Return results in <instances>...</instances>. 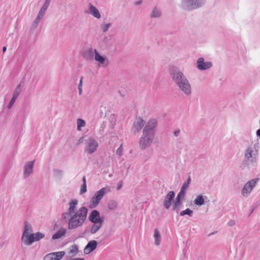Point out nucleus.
<instances>
[{
    "mask_svg": "<svg viewBox=\"0 0 260 260\" xmlns=\"http://www.w3.org/2000/svg\"><path fill=\"white\" fill-rule=\"evenodd\" d=\"M17 99V98L15 96H12L11 101H10V102L7 106L8 109H10L12 107V106L14 104L15 102H16V100Z\"/></svg>",
    "mask_w": 260,
    "mask_h": 260,
    "instance_id": "obj_39",
    "label": "nucleus"
},
{
    "mask_svg": "<svg viewBox=\"0 0 260 260\" xmlns=\"http://www.w3.org/2000/svg\"><path fill=\"white\" fill-rule=\"evenodd\" d=\"M253 210H254V209H252V210H251V212L250 213V214H249V215L251 214V213L253 212Z\"/></svg>",
    "mask_w": 260,
    "mask_h": 260,
    "instance_id": "obj_58",
    "label": "nucleus"
},
{
    "mask_svg": "<svg viewBox=\"0 0 260 260\" xmlns=\"http://www.w3.org/2000/svg\"><path fill=\"white\" fill-rule=\"evenodd\" d=\"M154 237L155 239V245L158 246L161 241V236L157 229H155L154 231Z\"/></svg>",
    "mask_w": 260,
    "mask_h": 260,
    "instance_id": "obj_26",
    "label": "nucleus"
},
{
    "mask_svg": "<svg viewBox=\"0 0 260 260\" xmlns=\"http://www.w3.org/2000/svg\"><path fill=\"white\" fill-rule=\"evenodd\" d=\"M217 233V231H216V232H213V233H212L210 234L209 235V236H210V235H213V234H214L215 233Z\"/></svg>",
    "mask_w": 260,
    "mask_h": 260,
    "instance_id": "obj_57",
    "label": "nucleus"
},
{
    "mask_svg": "<svg viewBox=\"0 0 260 260\" xmlns=\"http://www.w3.org/2000/svg\"><path fill=\"white\" fill-rule=\"evenodd\" d=\"M21 83H20L18 85H17V86L15 88L14 92H13V96L17 98L18 96H19L20 93L21 92Z\"/></svg>",
    "mask_w": 260,
    "mask_h": 260,
    "instance_id": "obj_30",
    "label": "nucleus"
},
{
    "mask_svg": "<svg viewBox=\"0 0 260 260\" xmlns=\"http://www.w3.org/2000/svg\"><path fill=\"white\" fill-rule=\"evenodd\" d=\"M180 216H183L185 215H188L189 216H192L193 215V211L189 208L181 211L180 213Z\"/></svg>",
    "mask_w": 260,
    "mask_h": 260,
    "instance_id": "obj_34",
    "label": "nucleus"
},
{
    "mask_svg": "<svg viewBox=\"0 0 260 260\" xmlns=\"http://www.w3.org/2000/svg\"><path fill=\"white\" fill-rule=\"evenodd\" d=\"M180 133V129H176V130H175V131H174V135L176 137H178V136L179 135Z\"/></svg>",
    "mask_w": 260,
    "mask_h": 260,
    "instance_id": "obj_47",
    "label": "nucleus"
},
{
    "mask_svg": "<svg viewBox=\"0 0 260 260\" xmlns=\"http://www.w3.org/2000/svg\"><path fill=\"white\" fill-rule=\"evenodd\" d=\"M24 224V229L22 235H26L32 234V230L31 225L27 221H25Z\"/></svg>",
    "mask_w": 260,
    "mask_h": 260,
    "instance_id": "obj_27",
    "label": "nucleus"
},
{
    "mask_svg": "<svg viewBox=\"0 0 260 260\" xmlns=\"http://www.w3.org/2000/svg\"><path fill=\"white\" fill-rule=\"evenodd\" d=\"M22 242L27 246L31 245L34 242V234L28 235H22L21 237Z\"/></svg>",
    "mask_w": 260,
    "mask_h": 260,
    "instance_id": "obj_16",
    "label": "nucleus"
},
{
    "mask_svg": "<svg viewBox=\"0 0 260 260\" xmlns=\"http://www.w3.org/2000/svg\"><path fill=\"white\" fill-rule=\"evenodd\" d=\"M122 151H123V148H122V145H120V146L118 148V149H117L116 150V154L117 155H119V156H121L122 155Z\"/></svg>",
    "mask_w": 260,
    "mask_h": 260,
    "instance_id": "obj_42",
    "label": "nucleus"
},
{
    "mask_svg": "<svg viewBox=\"0 0 260 260\" xmlns=\"http://www.w3.org/2000/svg\"><path fill=\"white\" fill-rule=\"evenodd\" d=\"M161 15V12L159 8L155 7L152 10L150 17L152 18H159Z\"/></svg>",
    "mask_w": 260,
    "mask_h": 260,
    "instance_id": "obj_23",
    "label": "nucleus"
},
{
    "mask_svg": "<svg viewBox=\"0 0 260 260\" xmlns=\"http://www.w3.org/2000/svg\"><path fill=\"white\" fill-rule=\"evenodd\" d=\"M83 77H82L80 80V83L78 86V90H79V95H81L82 93V80H83Z\"/></svg>",
    "mask_w": 260,
    "mask_h": 260,
    "instance_id": "obj_41",
    "label": "nucleus"
},
{
    "mask_svg": "<svg viewBox=\"0 0 260 260\" xmlns=\"http://www.w3.org/2000/svg\"><path fill=\"white\" fill-rule=\"evenodd\" d=\"M122 187V181H120L118 183V186L117 187V190H119Z\"/></svg>",
    "mask_w": 260,
    "mask_h": 260,
    "instance_id": "obj_49",
    "label": "nucleus"
},
{
    "mask_svg": "<svg viewBox=\"0 0 260 260\" xmlns=\"http://www.w3.org/2000/svg\"><path fill=\"white\" fill-rule=\"evenodd\" d=\"M89 220L93 223H100L104 222V217L103 216H100V212L96 210H94L91 211L88 217Z\"/></svg>",
    "mask_w": 260,
    "mask_h": 260,
    "instance_id": "obj_9",
    "label": "nucleus"
},
{
    "mask_svg": "<svg viewBox=\"0 0 260 260\" xmlns=\"http://www.w3.org/2000/svg\"><path fill=\"white\" fill-rule=\"evenodd\" d=\"M157 125V121L155 119H151L147 122L139 140L141 149L145 150L151 145L155 137Z\"/></svg>",
    "mask_w": 260,
    "mask_h": 260,
    "instance_id": "obj_2",
    "label": "nucleus"
},
{
    "mask_svg": "<svg viewBox=\"0 0 260 260\" xmlns=\"http://www.w3.org/2000/svg\"><path fill=\"white\" fill-rule=\"evenodd\" d=\"M82 181L83 182V183H86V178H85V177H83Z\"/></svg>",
    "mask_w": 260,
    "mask_h": 260,
    "instance_id": "obj_54",
    "label": "nucleus"
},
{
    "mask_svg": "<svg viewBox=\"0 0 260 260\" xmlns=\"http://www.w3.org/2000/svg\"><path fill=\"white\" fill-rule=\"evenodd\" d=\"M98 245V242L95 240H91L89 241L84 249V252L85 254L90 253L94 250Z\"/></svg>",
    "mask_w": 260,
    "mask_h": 260,
    "instance_id": "obj_14",
    "label": "nucleus"
},
{
    "mask_svg": "<svg viewBox=\"0 0 260 260\" xmlns=\"http://www.w3.org/2000/svg\"><path fill=\"white\" fill-rule=\"evenodd\" d=\"M257 150H256V148L254 147H250L245 150L244 157H253L254 158V157H257Z\"/></svg>",
    "mask_w": 260,
    "mask_h": 260,
    "instance_id": "obj_15",
    "label": "nucleus"
},
{
    "mask_svg": "<svg viewBox=\"0 0 260 260\" xmlns=\"http://www.w3.org/2000/svg\"><path fill=\"white\" fill-rule=\"evenodd\" d=\"M77 129L78 131L81 130L80 128L81 127L84 126L86 124L85 121L84 120L80 119V118H79L77 119Z\"/></svg>",
    "mask_w": 260,
    "mask_h": 260,
    "instance_id": "obj_35",
    "label": "nucleus"
},
{
    "mask_svg": "<svg viewBox=\"0 0 260 260\" xmlns=\"http://www.w3.org/2000/svg\"><path fill=\"white\" fill-rule=\"evenodd\" d=\"M88 210L86 207H81L78 210L73 214L69 211L62 214V218L64 220H68V229L69 230L76 229L81 226L85 221Z\"/></svg>",
    "mask_w": 260,
    "mask_h": 260,
    "instance_id": "obj_1",
    "label": "nucleus"
},
{
    "mask_svg": "<svg viewBox=\"0 0 260 260\" xmlns=\"http://www.w3.org/2000/svg\"><path fill=\"white\" fill-rule=\"evenodd\" d=\"M256 158L257 157H250V158H245L244 157V159L243 161L242 165L241 166V168L243 170L244 169L245 167H247L248 168H249L251 166V167H254L256 165L257 161H256Z\"/></svg>",
    "mask_w": 260,
    "mask_h": 260,
    "instance_id": "obj_13",
    "label": "nucleus"
},
{
    "mask_svg": "<svg viewBox=\"0 0 260 260\" xmlns=\"http://www.w3.org/2000/svg\"><path fill=\"white\" fill-rule=\"evenodd\" d=\"M51 255H52L51 253L47 254V255H46L45 256L43 260H55L54 259L53 256Z\"/></svg>",
    "mask_w": 260,
    "mask_h": 260,
    "instance_id": "obj_44",
    "label": "nucleus"
},
{
    "mask_svg": "<svg viewBox=\"0 0 260 260\" xmlns=\"http://www.w3.org/2000/svg\"><path fill=\"white\" fill-rule=\"evenodd\" d=\"M190 181H191V178H190V177L189 176L188 178H187V179L186 180V181L183 183V185L182 186V187L181 188V189L186 191V190L188 188V187L189 186Z\"/></svg>",
    "mask_w": 260,
    "mask_h": 260,
    "instance_id": "obj_33",
    "label": "nucleus"
},
{
    "mask_svg": "<svg viewBox=\"0 0 260 260\" xmlns=\"http://www.w3.org/2000/svg\"><path fill=\"white\" fill-rule=\"evenodd\" d=\"M181 200H182L176 198L173 204L172 209L177 213L179 212L180 208L182 205V202Z\"/></svg>",
    "mask_w": 260,
    "mask_h": 260,
    "instance_id": "obj_22",
    "label": "nucleus"
},
{
    "mask_svg": "<svg viewBox=\"0 0 260 260\" xmlns=\"http://www.w3.org/2000/svg\"><path fill=\"white\" fill-rule=\"evenodd\" d=\"M49 5H50L49 3H48V2H45V3H44L41 9L46 11L47 8H48Z\"/></svg>",
    "mask_w": 260,
    "mask_h": 260,
    "instance_id": "obj_46",
    "label": "nucleus"
},
{
    "mask_svg": "<svg viewBox=\"0 0 260 260\" xmlns=\"http://www.w3.org/2000/svg\"><path fill=\"white\" fill-rule=\"evenodd\" d=\"M95 52V60L99 62L101 64H104V66H107L109 64V61L107 58L101 55L96 50H94Z\"/></svg>",
    "mask_w": 260,
    "mask_h": 260,
    "instance_id": "obj_17",
    "label": "nucleus"
},
{
    "mask_svg": "<svg viewBox=\"0 0 260 260\" xmlns=\"http://www.w3.org/2000/svg\"><path fill=\"white\" fill-rule=\"evenodd\" d=\"M175 196V192L174 191H170L166 196L163 203V205L166 209H169L170 208Z\"/></svg>",
    "mask_w": 260,
    "mask_h": 260,
    "instance_id": "obj_11",
    "label": "nucleus"
},
{
    "mask_svg": "<svg viewBox=\"0 0 260 260\" xmlns=\"http://www.w3.org/2000/svg\"><path fill=\"white\" fill-rule=\"evenodd\" d=\"M142 3V0H139V1H138L136 2L135 3V4L136 5L138 6V5H139L141 4Z\"/></svg>",
    "mask_w": 260,
    "mask_h": 260,
    "instance_id": "obj_50",
    "label": "nucleus"
},
{
    "mask_svg": "<svg viewBox=\"0 0 260 260\" xmlns=\"http://www.w3.org/2000/svg\"><path fill=\"white\" fill-rule=\"evenodd\" d=\"M41 20V19L37 17L31 25V29L34 30L36 29L38 27Z\"/></svg>",
    "mask_w": 260,
    "mask_h": 260,
    "instance_id": "obj_36",
    "label": "nucleus"
},
{
    "mask_svg": "<svg viewBox=\"0 0 260 260\" xmlns=\"http://www.w3.org/2000/svg\"><path fill=\"white\" fill-rule=\"evenodd\" d=\"M197 68L200 70H206L210 69L212 66L211 61H205L203 57L198 58L197 61Z\"/></svg>",
    "mask_w": 260,
    "mask_h": 260,
    "instance_id": "obj_10",
    "label": "nucleus"
},
{
    "mask_svg": "<svg viewBox=\"0 0 260 260\" xmlns=\"http://www.w3.org/2000/svg\"><path fill=\"white\" fill-rule=\"evenodd\" d=\"M117 203L114 200H111L109 201L108 207L110 210H114L117 207Z\"/></svg>",
    "mask_w": 260,
    "mask_h": 260,
    "instance_id": "obj_31",
    "label": "nucleus"
},
{
    "mask_svg": "<svg viewBox=\"0 0 260 260\" xmlns=\"http://www.w3.org/2000/svg\"><path fill=\"white\" fill-rule=\"evenodd\" d=\"M87 191L86 189V183H83L81 188L80 189V193L82 194L85 193Z\"/></svg>",
    "mask_w": 260,
    "mask_h": 260,
    "instance_id": "obj_45",
    "label": "nucleus"
},
{
    "mask_svg": "<svg viewBox=\"0 0 260 260\" xmlns=\"http://www.w3.org/2000/svg\"><path fill=\"white\" fill-rule=\"evenodd\" d=\"M7 50V47L6 46L3 47V53L5 52Z\"/></svg>",
    "mask_w": 260,
    "mask_h": 260,
    "instance_id": "obj_53",
    "label": "nucleus"
},
{
    "mask_svg": "<svg viewBox=\"0 0 260 260\" xmlns=\"http://www.w3.org/2000/svg\"><path fill=\"white\" fill-rule=\"evenodd\" d=\"M104 222L93 223L90 229V233L92 234L96 233L102 226Z\"/></svg>",
    "mask_w": 260,
    "mask_h": 260,
    "instance_id": "obj_24",
    "label": "nucleus"
},
{
    "mask_svg": "<svg viewBox=\"0 0 260 260\" xmlns=\"http://www.w3.org/2000/svg\"><path fill=\"white\" fill-rule=\"evenodd\" d=\"M78 201L77 200H72L69 203V211L72 213L73 214L76 213L77 211V206L78 205Z\"/></svg>",
    "mask_w": 260,
    "mask_h": 260,
    "instance_id": "obj_20",
    "label": "nucleus"
},
{
    "mask_svg": "<svg viewBox=\"0 0 260 260\" xmlns=\"http://www.w3.org/2000/svg\"><path fill=\"white\" fill-rule=\"evenodd\" d=\"M228 224L229 226H233V225H234L235 224V221L233 220H231L228 222Z\"/></svg>",
    "mask_w": 260,
    "mask_h": 260,
    "instance_id": "obj_48",
    "label": "nucleus"
},
{
    "mask_svg": "<svg viewBox=\"0 0 260 260\" xmlns=\"http://www.w3.org/2000/svg\"><path fill=\"white\" fill-rule=\"evenodd\" d=\"M112 26L111 23H109L107 24H102L101 25V28L103 32L107 31L108 29Z\"/></svg>",
    "mask_w": 260,
    "mask_h": 260,
    "instance_id": "obj_37",
    "label": "nucleus"
},
{
    "mask_svg": "<svg viewBox=\"0 0 260 260\" xmlns=\"http://www.w3.org/2000/svg\"><path fill=\"white\" fill-rule=\"evenodd\" d=\"M52 255L54 257L55 260H60L65 254V252L63 251L52 252Z\"/></svg>",
    "mask_w": 260,
    "mask_h": 260,
    "instance_id": "obj_29",
    "label": "nucleus"
},
{
    "mask_svg": "<svg viewBox=\"0 0 260 260\" xmlns=\"http://www.w3.org/2000/svg\"><path fill=\"white\" fill-rule=\"evenodd\" d=\"M68 260H84V258H76L74 259L69 258V259H68Z\"/></svg>",
    "mask_w": 260,
    "mask_h": 260,
    "instance_id": "obj_51",
    "label": "nucleus"
},
{
    "mask_svg": "<svg viewBox=\"0 0 260 260\" xmlns=\"http://www.w3.org/2000/svg\"><path fill=\"white\" fill-rule=\"evenodd\" d=\"M170 75L172 80L179 88L186 95L191 93V85L183 73L177 67H171L169 69Z\"/></svg>",
    "mask_w": 260,
    "mask_h": 260,
    "instance_id": "obj_3",
    "label": "nucleus"
},
{
    "mask_svg": "<svg viewBox=\"0 0 260 260\" xmlns=\"http://www.w3.org/2000/svg\"><path fill=\"white\" fill-rule=\"evenodd\" d=\"M109 191L108 187H103L95 192L90 201L88 207L91 209L96 207L103 197Z\"/></svg>",
    "mask_w": 260,
    "mask_h": 260,
    "instance_id": "obj_4",
    "label": "nucleus"
},
{
    "mask_svg": "<svg viewBox=\"0 0 260 260\" xmlns=\"http://www.w3.org/2000/svg\"><path fill=\"white\" fill-rule=\"evenodd\" d=\"M145 121L141 117L136 118V120L133 123L132 131L134 134L140 133L144 126Z\"/></svg>",
    "mask_w": 260,
    "mask_h": 260,
    "instance_id": "obj_8",
    "label": "nucleus"
},
{
    "mask_svg": "<svg viewBox=\"0 0 260 260\" xmlns=\"http://www.w3.org/2000/svg\"><path fill=\"white\" fill-rule=\"evenodd\" d=\"M259 181V178H256L252 179L247 182L244 185L241 191V194L244 197H247L249 196L255 187L257 182Z\"/></svg>",
    "mask_w": 260,
    "mask_h": 260,
    "instance_id": "obj_6",
    "label": "nucleus"
},
{
    "mask_svg": "<svg viewBox=\"0 0 260 260\" xmlns=\"http://www.w3.org/2000/svg\"><path fill=\"white\" fill-rule=\"evenodd\" d=\"M35 160L28 161L26 163L24 168L23 178H28L33 173Z\"/></svg>",
    "mask_w": 260,
    "mask_h": 260,
    "instance_id": "obj_12",
    "label": "nucleus"
},
{
    "mask_svg": "<svg viewBox=\"0 0 260 260\" xmlns=\"http://www.w3.org/2000/svg\"><path fill=\"white\" fill-rule=\"evenodd\" d=\"M78 246L76 244H74L70 246L69 253L72 256H74L78 253Z\"/></svg>",
    "mask_w": 260,
    "mask_h": 260,
    "instance_id": "obj_28",
    "label": "nucleus"
},
{
    "mask_svg": "<svg viewBox=\"0 0 260 260\" xmlns=\"http://www.w3.org/2000/svg\"><path fill=\"white\" fill-rule=\"evenodd\" d=\"M83 140V137H81L80 138V139L79 140V143H81V142H82Z\"/></svg>",
    "mask_w": 260,
    "mask_h": 260,
    "instance_id": "obj_55",
    "label": "nucleus"
},
{
    "mask_svg": "<svg viewBox=\"0 0 260 260\" xmlns=\"http://www.w3.org/2000/svg\"><path fill=\"white\" fill-rule=\"evenodd\" d=\"M185 193H186L185 191L180 189L179 192L178 193V194L176 197V198H178V199H179L181 200L183 199L185 197Z\"/></svg>",
    "mask_w": 260,
    "mask_h": 260,
    "instance_id": "obj_40",
    "label": "nucleus"
},
{
    "mask_svg": "<svg viewBox=\"0 0 260 260\" xmlns=\"http://www.w3.org/2000/svg\"><path fill=\"white\" fill-rule=\"evenodd\" d=\"M67 233V230L64 228H60L58 231H57L54 234H53L52 236V240H57L58 239L62 237H64L66 236V234Z\"/></svg>",
    "mask_w": 260,
    "mask_h": 260,
    "instance_id": "obj_19",
    "label": "nucleus"
},
{
    "mask_svg": "<svg viewBox=\"0 0 260 260\" xmlns=\"http://www.w3.org/2000/svg\"><path fill=\"white\" fill-rule=\"evenodd\" d=\"M45 2H48V3H50L51 0H46Z\"/></svg>",
    "mask_w": 260,
    "mask_h": 260,
    "instance_id": "obj_56",
    "label": "nucleus"
},
{
    "mask_svg": "<svg viewBox=\"0 0 260 260\" xmlns=\"http://www.w3.org/2000/svg\"><path fill=\"white\" fill-rule=\"evenodd\" d=\"M94 52L92 48H90L83 52V57L87 60H90L93 59L94 56Z\"/></svg>",
    "mask_w": 260,
    "mask_h": 260,
    "instance_id": "obj_21",
    "label": "nucleus"
},
{
    "mask_svg": "<svg viewBox=\"0 0 260 260\" xmlns=\"http://www.w3.org/2000/svg\"><path fill=\"white\" fill-rule=\"evenodd\" d=\"M89 13L97 19L101 18V14L99 11L91 4H89Z\"/></svg>",
    "mask_w": 260,
    "mask_h": 260,
    "instance_id": "obj_18",
    "label": "nucleus"
},
{
    "mask_svg": "<svg viewBox=\"0 0 260 260\" xmlns=\"http://www.w3.org/2000/svg\"><path fill=\"white\" fill-rule=\"evenodd\" d=\"M98 146V142L94 138L90 137L86 142L85 151L88 154H92L96 151Z\"/></svg>",
    "mask_w": 260,
    "mask_h": 260,
    "instance_id": "obj_7",
    "label": "nucleus"
},
{
    "mask_svg": "<svg viewBox=\"0 0 260 260\" xmlns=\"http://www.w3.org/2000/svg\"><path fill=\"white\" fill-rule=\"evenodd\" d=\"M193 202L195 205L201 206L204 204L205 199L204 197L202 194H200L196 197Z\"/></svg>",
    "mask_w": 260,
    "mask_h": 260,
    "instance_id": "obj_25",
    "label": "nucleus"
},
{
    "mask_svg": "<svg viewBox=\"0 0 260 260\" xmlns=\"http://www.w3.org/2000/svg\"><path fill=\"white\" fill-rule=\"evenodd\" d=\"M45 12H46V10H44L41 8L37 17L42 19V17H43L44 15L45 14Z\"/></svg>",
    "mask_w": 260,
    "mask_h": 260,
    "instance_id": "obj_43",
    "label": "nucleus"
},
{
    "mask_svg": "<svg viewBox=\"0 0 260 260\" xmlns=\"http://www.w3.org/2000/svg\"><path fill=\"white\" fill-rule=\"evenodd\" d=\"M45 237V235L40 232H37L36 233L34 234V238L35 241H38L40 239L44 238Z\"/></svg>",
    "mask_w": 260,
    "mask_h": 260,
    "instance_id": "obj_32",
    "label": "nucleus"
},
{
    "mask_svg": "<svg viewBox=\"0 0 260 260\" xmlns=\"http://www.w3.org/2000/svg\"><path fill=\"white\" fill-rule=\"evenodd\" d=\"M206 0H182L181 7L185 10L190 11L202 7Z\"/></svg>",
    "mask_w": 260,
    "mask_h": 260,
    "instance_id": "obj_5",
    "label": "nucleus"
},
{
    "mask_svg": "<svg viewBox=\"0 0 260 260\" xmlns=\"http://www.w3.org/2000/svg\"><path fill=\"white\" fill-rule=\"evenodd\" d=\"M256 134L257 136L260 138V128L257 130Z\"/></svg>",
    "mask_w": 260,
    "mask_h": 260,
    "instance_id": "obj_52",
    "label": "nucleus"
},
{
    "mask_svg": "<svg viewBox=\"0 0 260 260\" xmlns=\"http://www.w3.org/2000/svg\"><path fill=\"white\" fill-rule=\"evenodd\" d=\"M63 172L61 170L55 169L53 170V174L56 177H61L63 175Z\"/></svg>",
    "mask_w": 260,
    "mask_h": 260,
    "instance_id": "obj_38",
    "label": "nucleus"
}]
</instances>
